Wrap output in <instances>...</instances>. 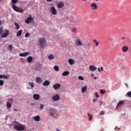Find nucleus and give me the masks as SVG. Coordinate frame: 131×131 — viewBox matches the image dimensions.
Masks as SVG:
<instances>
[{"mask_svg": "<svg viewBox=\"0 0 131 131\" xmlns=\"http://www.w3.org/2000/svg\"><path fill=\"white\" fill-rule=\"evenodd\" d=\"M26 127H25V125H22L19 123H18L16 125H15L14 126V129H16V130H18V131L24 130Z\"/></svg>", "mask_w": 131, "mask_h": 131, "instance_id": "nucleus-1", "label": "nucleus"}, {"mask_svg": "<svg viewBox=\"0 0 131 131\" xmlns=\"http://www.w3.org/2000/svg\"><path fill=\"white\" fill-rule=\"evenodd\" d=\"M38 42L41 48H43L46 47V43H47V40L46 38L41 37L39 38Z\"/></svg>", "mask_w": 131, "mask_h": 131, "instance_id": "nucleus-2", "label": "nucleus"}, {"mask_svg": "<svg viewBox=\"0 0 131 131\" xmlns=\"http://www.w3.org/2000/svg\"><path fill=\"white\" fill-rule=\"evenodd\" d=\"M12 8L15 12H17L18 13H23L24 12L23 9L16 6L15 4L12 5Z\"/></svg>", "mask_w": 131, "mask_h": 131, "instance_id": "nucleus-3", "label": "nucleus"}, {"mask_svg": "<svg viewBox=\"0 0 131 131\" xmlns=\"http://www.w3.org/2000/svg\"><path fill=\"white\" fill-rule=\"evenodd\" d=\"M13 104V99L12 98H10L8 99L6 103V106L8 109H10L12 108V104Z\"/></svg>", "mask_w": 131, "mask_h": 131, "instance_id": "nucleus-4", "label": "nucleus"}, {"mask_svg": "<svg viewBox=\"0 0 131 131\" xmlns=\"http://www.w3.org/2000/svg\"><path fill=\"white\" fill-rule=\"evenodd\" d=\"M5 33H3L1 35V38H6L9 36V33H10V31L9 30H4Z\"/></svg>", "mask_w": 131, "mask_h": 131, "instance_id": "nucleus-5", "label": "nucleus"}, {"mask_svg": "<svg viewBox=\"0 0 131 131\" xmlns=\"http://www.w3.org/2000/svg\"><path fill=\"white\" fill-rule=\"evenodd\" d=\"M76 46H78V47H82L83 46V43L80 40V39H77L75 42Z\"/></svg>", "mask_w": 131, "mask_h": 131, "instance_id": "nucleus-6", "label": "nucleus"}, {"mask_svg": "<svg viewBox=\"0 0 131 131\" xmlns=\"http://www.w3.org/2000/svg\"><path fill=\"white\" fill-rule=\"evenodd\" d=\"M91 7L92 10L93 11H95L98 9V6H97V4L96 3H92L91 4Z\"/></svg>", "mask_w": 131, "mask_h": 131, "instance_id": "nucleus-7", "label": "nucleus"}, {"mask_svg": "<svg viewBox=\"0 0 131 131\" xmlns=\"http://www.w3.org/2000/svg\"><path fill=\"white\" fill-rule=\"evenodd\" d=\"M124 104V101H119L116 107V109H118L119 107H121V106H122V105H123Z\"/></svg>", "mask_w": 131, "mask_h": 131, "instance_id": "nucleus-8", "label": "nucleus"}, {"mask_svg": "<svg viewBox=\"0 0 131 131\" xmlns=\"http://www.w3.org/2000/svg\"><path fill=\"white\" fill-rule=\"evenodd\" d=\"M89 69L92 72L96 71V70H97V67H95L94 65H90L89 66Z\"/></svg>", "mask_w": 131, "mask_h": 131, "instance_id": "nucleus-9", "label": "nucleus"}, {"mask_svg": "<svg viewBox=\"0 0 131 131\" xmlns=\"http://www.w3.org/2000/svg\"><path fill=\"white\" fill-rule=\"evenodd\" d=\"M53 88L54 90H58V89H60V88H61V84L59 83L54 84L53 86Z\"/></svg>", "mask_w": 131, "mask_h": 131, "instance_id": "nucleus-10", "label": "nucleus"}, {"mask_svg": "<svg viewBox=\"0 0 131 131\" xmlns=\"http://www.w3.org/2000/svg\"><path fill=\"white\" fill-rule=\"evenodd\" d=\"M52 99L53 101H58V100H60V96H59L58 94L54 95L52 97Z\"/></svg>", "mask_w": 131, "mask_h": 131, "instance_id": "nucleus-11", "label": "nucleus"}, {"mask_svg": "<svg viewBox=\"0 0 131 131\" xmlns=\"http://www.w3.org/2000/svg\"><path fill=\"white\" fill-rule=\"evenodd\" d=\"M51 11L52 15H57V10H56L55 7H52L51 9Z\"/></svg>", "mask_w": 131, "mask_h": 131, "instance_id": "nucleus-12", "label": "nucleus"}, {"mask_svg": "<svg viewBox=\"0 0 131 131\" xmlns=\"http://www.w3.org/2000/svg\"><path fill=\"white\" fill-rule=\"evenodd\" d=\"M29 55V52H25L23 53H20L19 54V57H26Z\"/></svg>", "mask_w": 131, "mask_h": 131, "instance_id": "nucleus-13", "label": "nucleus"}, {"mask_svg": "<svg viewBox=\"0 0 131 131\" xmlns=\"http://www.w3.org/2000/svg\"><path fill=\"white\" fill-rule=\"evenodd\" d=\"M32 20V18H31V17H29L25 20V23L27 24H29V23H30Z\"/></svg>", "mask_w": 131, "mask_h": 131, "instance_id": "nucleus-14", "label": "nucleus"}, {"mask_svg": "<svg viewBox=\"0 0 131 131\" xmlns=\"http://www.w3.org/2000/svg\"><path fill=\"white\" fill-rule=\"evenodd\" d=\"M36 82L37 83H41L42 82V80H41V78L39 77H37L36 78Z\"/></svg>", "mask_w": 131, "mask_h": 131, "instance_id": "nucleus-15", "label": "nucleus"}, {"mask_svg": "<svg viewBox=\"0 0 131 131\" xmlns=\"http://www.w3.org/2000/svg\"><path fill=\"white\" fill-rule=\"evenodd\" d=\"M122 51L123 52V53H126L127 51H128V47L127 46H123Z\"/></svg>", "mask_w": 131, "mask_h": 131, "instance_id": "nucleus-16", "label": "nucleus"}, {"mask_svg": "<svg viewBox=\"0 0 131 131\" xmlns=\"http://www.w3.org/2000/svg\"><path fill=\"white\" fill-rule=\"evenodd\" d=\"M33 98L35 100H39V95L38 94H34L33 95Z\"/></svg>", "mask_w": 131, "mask_h": 131, "instance_id": "nucleus-17", "label": "nucleus"}, {"mask_svg": "<svg viewBox=\"0 0 131 131\" xmlns=\"http://www.w3.org/2000/svg\"><path fill=\"white\" fill-rule=\"evenodd\" d=\"M85 49H87L88 50L90 49L91 48V43H86L84 45Z\"/></svg>", "mask_w": 131, "mask_h": 131, "instance_id": "nucleus-18", "label": "nucleus"}, {"mask_svg": "<svg viewBox=\"0 0 131 131\" xmlns=\"http://www.w3.org/2000/svg\"><path fill=\"white\" fill-rule=\"evenodd\" d=\"M88 89L87 86H84L81 88L82 93H85L86 92V90Z\"/></svg>", "mask_w": 131, "mask_h": 131, "instance_id": "nucleus-19", "label": "nucleus"}, {"mask_svg": "<svg viewBox=\"0 0 131 131\" xmlns=\"http://www.w3.org/2000/svg\"><path fill=\"white\" fill-rule=\"evenodd\" d=\"M63 7H64V3L62 2L58 3V8H59V9H61Z\"/></svg>", "mask_w": 131, "mask_h": 131, "instance_id": "nucleus-20", "label": "nucleus"}, {"mask_svg": "<svg viewBox=\"0 0 131 131\" xmlns=\"http://www.w3.org/2000/svg\"><path fill=\"white\" fill-rule=\"evenodd\" d=\"M35 121H40V117L39 116H36L34 118Z\"/></svg>", "mask_w": 131, "mask_h": 131, "instance_id": "nucleus-21", "label": "nucleus"}, {"mask_svg": "<svg viewBox=\"0 0 131 131\" xmlns=\"http://www.w3.org/2000/svg\"><path fill=\"white\" fill-rule=\"evenodd\" d=\"M48 58L49 59V60H53L55 59V56H54L53 54H51L48 56Z\"/></svg>", "mask_w": 131, "mask_h": 131, "instance_id": "nucleus-22", "label": "nucleus"}, {"mask_svg": "<svg viewBox=\"0 0 131 131\" xmlns=\"http://www.w3.org/2000/svg\"><path fill=\"white\" fill-rule=\"evenodd\" d=\"M27 61L28 63H31L32 62V57L29 56L27 59Z\"/></svg>", "mask_w": 131, "mask_h": 131, "instance_id": "nucleus-23", "label": "nucleus"}, {"mask_svg": "<svg viewBox=\"0 0 131 131\" xmlns=\"http://www.w3.org/2000/svg\"><path fill=\"white\" fill-rule=\"evenodd\" d=\"M69 71H66L62 73V76H67V75H69Z\"/></svg>", "mask_w": 131, "mask_h": 131, "instance_id": "nucleus-24", "label": "nucleus"}, {"mask_svg": "<svg viewBox=\"0 0 131 131\" xmlns=\"http://www.w3.org/2000/svg\"><path fill=\"white\" fill-rule=\"evenodd\" d=\"M69 63L70 65H73V64H74V60L72 59H69Z\"/></svg>", "mask_w": 131, "mask_h": 131, "instance_id": "nucleus-25", "label": "nucleus"}, {"mask_svg": "<svg viewBox=\"0 0 131 131\" xmlns=\"http://www.w3.org/2000/svg\"><path fill=\"white\" fill-rule=\"evenodd\" d=\"M43 85L46 86V85H50V81L48 80H46L43 83Z\"/></svg>", "mask_w": 131, "mask_h": 131, "instance_id": "nucleus-26", "label": "nucleus"}, {"mask_svg": "<svg viewBox=\"0 0 131 131\" xmlns=\"http://www.w3.org/2000/svg\"><path fill=\"white\" fill-rule=\"evenodd\" d=\"M21 34H22V30H20L19 31L17 32L16 36H21Z\"/></svg>", "mask_w": 131, "mask_h": 131, "instance_id": "nucleus-27", "label": "nucleus"}, {"mask_svg": "<svg viewBox=\"0 0 131 131\" xmlns=\"http://www.w3.org/2000/svg\"><path fill=\"white\" fill-rule=\"evenodd\" d=\"M93 42L95 43L96 47H98V46H99V41H98L96 39L93 40Z\"/></svg>", "mask_w": 131, "mask_h": 131, "instance_id": "nucleus-28", "label": "nucleus"}, {"mask_svg": "<svg viewBox=\"0 0 131 131\" xmlns=\"http://www.w3.org/2000/svg\"><path fill=\"white\" fill-rule=\"evenodd\" d=\"M88 115L89 117L90 121H92L93 119V115H90V113H88Z\"/></svg>", "mask_w": 131, "mask_h": 131, "instance_id": "nucleus-29", "label": "nucleus"}, {"mask_svg": "<svg viewBox=\"0 0 131 131\" xmlns=\"http://www.w3.org/2000/svg\"><path fill=\"white\" fill-rule=\"evenodd\" d=\"M29 85H30V86L31 88H34V83L32 82H29Z\"/></svg>", "mask_w": 131, "mask_h": 131, "instance_id": "nucleus-30", "label": "nucleus"}, {"mask_svg": "<svg viewBox=\"0 0 131 131\" xmlns=\"http://www.w3.org/2000/svg\"><path fill=\"white\" fill-rule=\"evenodd\" d=\"M14 25L15 26L16 29H19L20 28V26L17 23H15Z\"/></svg>", "mask_w": 131, "mask_h": 131, "instance_id": "nucleus-31", "label": "nucleus"}, {"mask_svg": "<svg viewBox=\"0 0 131 131\" xmlns=\"http://www.w3.org/2000/svg\"><path fill=\"white\" fill-rule=\"evenodd\" d=\"M54 69L55 71H59V67H58L57 66H55L54 67Z\"/></svg>", "mask_w": 131, "mask_h": 131, "instance_id": "nucleus-32", "label": "nucleus"}, {"mask_svg": "<svg viewBox=\"0 0 131 131\" xmlns=\"http://www.w3.org/2000/svg\"><path fill=\"white\" fill-rule=\"evenodd\" d=\"M25 36L26 38H27V37H29V36H30V33H29V32H27L25 34Z\"/></svg>", "mask_w": 131, "mask_h": 131, "instance_id": "nucleus-33", "label": "nucleus"}, {"mask_svg": "<svg viewBox=\"0 0 131 131\" xmlns=\"http://www.w3.org/2000/svg\"><path fill=\"white\" fill-rule=\"evenodd\" d=\"M8 49L9 51H12L13 50V46L12 45H9Z\"/></svg>", "mask_w": 131, "mask_h": 131, "instance_id": "nucleus-34", "label": "nucleus"}, {"mask_svg": "<svg viewBox=\"0 0 131 131\" xmlns=\"http://www.w3.org/2000/svg\"><path fill=\"white\" fill-rule=\"evenodd\" d=\"M78 79H79V80H83V79H84V78H83V77L81 76H79L78 77Z\"/></svg>", "mask_w": 131, "mask_h": 131, "instance_id": "nucleus-35", "label": "nucleus"}, {"mask_svg": "<svg viewBox=\"0 0 131 131\" xmlns=\"http://www.w3.org/2000/svg\"><path fill=\"white\" fill-rule=\"evenodd\" d=\"M3 32H4L3 28L0 27V35L3 34Z\"/></svg>", "mask_w": 131, "mask_h": 131, "instance_id": "nucleus-36", "label": "nucleus"}, {"mask_svg": "<svg viewBox=\"0 0 131 131\" xmlns=\"http://www.w3.org/2000/svg\"><path fill=\"white\" fill-rule=\"evenodd\" d=\"M104 69H103V67H101L100 69V68H98V71H99V72H101V71H103Z\"/></svg>", "mask_w": 131, "mask_h": 131, "instance_id": "nucleus-37", "label": "nucleus"}, {"mask_svg": "<svg viewBox=\"0 0 131 131\" xmlns=\"http://www.w3.org/2000/svg\"><path fill=\"white\" fill-rule=\"evenodd\" d=\"M4 79H8L9 78V75H3Z\"/></svg>", "mask_w": 131, "mask_h": 131, "instance_id": "nucleus-38", "label": "nucleus"}, {"mask_svg": "<svg viewBox=\"0 0 131 131\" xmlns=\"http://www.w3.org/2000/svg\"><path fill=\"white\" fill-rule=\"evenodd\" d=\"M104 114H105V112H104V111H102L100 113V115L101 116L104 115Z\"/></svg>", "mask_w": 131, "mask_h": 131, "instance_id": "nucleus-39", "label": "nucleus"}, {"mask_svg": "<svg viewBox=\"0 0 131 131\" xmlns=\"http://www.w3.org/2000/svg\"><path fill=\"white\" fill-rule=\"evenodd\" d=\"M0 85H4V81L3 80H0Z\"/></svg>", "mask_w": 131, "mask_h": 131, "instance_id": "nucleus-40", "label": "nucleus"}, {"mask_svg": "<svg viewBox=\"0 0 131 131\" xmlns=\"http://www.w3.org/2000/svg\"><path fill=\"white\" fill-rule=\"evenodd\" d=\"M126 95H127L128 96H129V98H131V92H128Z\"/></svg>", "mask_w": 131, "mask_h": 131, "instance_id": "nucleus-41", "label": "nucleus"}, {"mask_svg": "<svg viewBox=\"0 0 131 131\" xmlns=\"http://www.w3.org/2000/svg\"><path fill=\"white\" fill-rule=\"evenodd\" d=\"M40 109L42 110L43 109V107H45V105L42 104H40Z\"/></svg>", "mask_w": 131, "mask_h": 131, "instance_id": "nucleus-42", "label": "nucleus"}, {"mask_svg": "<svg viewBox=\"0 0 131 131\" xmlns=\"http://www.w3.org/2000/svg\"><path fill=\"white\" fill-rule=\"evenodd\" d=\"M105 90L101 89L100 90V93L101 94H105Z\"/></svg>", "mask_w": 131, "mask_h": 131, "instance_id": "nucleus-43", "label": "nucleus"}, {"mask_svg": "<svg viewBox=\"0 0 131 131\" xmlns=\"http://www.w3.org/2000/svg\"><path fill=\"white\" fill-rule=\"evenodd\" d=\"M18 2V0H12V4H16Z\"/></svg>", "mask_w": 131, "mask_h": 131, "instance_id": "nucleus-44", "label": "nucleus"}, {"mask_svg": "<svg viewBox=\"0 0 131 131\" xmlns=\"http://www.w3.org/2000/svg\"><path fill=\"white\" fill-rule=\"evenodd\" d=\"M72 31H74V32H75L76 31V28L74 27V28H72Z\"/></svg>", "mask_w": 131, "mask_h": 131, "instance_id": "nucleus-45", "label": "nucleus"}, {"mask_svg": "<svg viewBox=\"0 0 131 131\" xmlns=\"http://www.w3.org/2000/svg\"><path fill=\"white\" fill-rule=\"evenodd\" d=\"M3 77H4V75L0 74V79H3Z\"/></svg>", "mask_w": 131, "mask_h": 131, "instance_id": "nucleus-46", "label": "nucleus"}, {"mask_svg": "<svg viewBox=\"0 0 131 131\" xmlns=\"http://www.w3.org/2000/svg\"><path fill=\"white\" fill-rule=\"evenodd\" d=\"M95 96H96V97H97V98H99V95L98 94V93H95Z\"/></svg>", "mask_w": 131, "mask_h": 131, "instance_id": "nucleus-47", "label": "nucleus"}, {"mask_svg": "<svg viewBox=\"0 0 131 131\" xmlns=\"http://www.w3.org/2000/svg\"><path fill=\"white\" fill-rule=\"evenodd\" d=\"M102 104H103V102L102 101V100L100 101V105L99 106H102Z\"/></svg>", "mask_w": 131, "mask_h": 131, "instance_id": "nucleus-48", "label": "nucleus"}, {"mask_svg": "<svg viewBox=\"0 0 131 131\" xmlns=\"http://www.w3.org/2000/svg\"><path fill=\"white\" fill-rule=\"evenodd\" d=\"M125 85L126 86V88H128V85L127 84V83H125Z\"/></svg>", "mask_w": 131, "mask_h": 131, "instance_id": "nucleus-49", "label": "nucleus"}, {"mask_svg": "<svg viewBox=\"0 0 131 131\" xmlns=\"http://www.w3.org/2000/svg\"><path fill=\"white\" fill-rule=\"evenodd\" d=\"M96 101H97V99H93V102L95 103V102H96Z\"/></svg>", "mask_w": 131, "mask_h": 131, "instance_id": "nucleus-50", "label": "nucleus"}, {"mask_svg": "<svg viewBox=\"0 0 131 131\" xmlns=\"http://www.w3.org/2000/svg\"><path fill=\"white\" fill-rule=\"evenodd\" d=\"M53 0H47V2H52Z\"/></svg>", "mask_w": 131, "mask_h": 131, "instance_id": "nucleus-51", "label": "nucleus"}, {"mask_svg": "<svg viewBox=\"0 0 131 131\" xmlns=\"http://www.w3.org/2000/svg\"><path fill=\"white\" fill-rule=\"evenodd\" d=\"M117 128H118V127H117V126H116V127H115V130H116V129H117Z\"/></svg>", "mask_w": 131, "mask_h": 131, "instance_id": "nucleus-52", "label": "nucleus"}, {"mask_svg": "<svg viewBox=\"0 0 131 131\" xmlns=\"http://www.w3.org/2000/svg\"><path fill=\"white\" fill-rule=\"evenodd\" d=\"M125 39V38L124 37H123L121 38V39H122V40Z\"/></svg>", "mask_w": 131, "mask_h": 131, "instance_id": "nucleus-53", "label": "nucleus"}, {"mask_svg": "<svg viewBox=\"0 0 131 131\" xmlns=\"http://www.w3.org/2000/svg\"><path fill=\"white\" fill-rule=\"evenodd\" d=\"M14 111H16V112L18 111V110L16 108H14Z\"/></svg>", "mask_w": 131, "mask_h": 131, "instance_id": "nucleus-54", "label": "nucleus"}, {"mask_svg": "<svg viewBox=\"0 0 131 131\" xmlns=\"http://www.w3.org/2000/svg\"><path fill=\"white\" fill-rule=\"evenodd\" d=\"M120 128H117V130H120Z\"/></svg>", "mask_w": 131, "mask_h": 131, "instance_id": "nucleus-55", "label": "nucleus"}, {"mask_svg": "<svg viewBox=\"0 0 131 131\" xmlns=\"http://www.w3.org/2000/svg\"><path fill=\"white\" fill-rule=\"evenodd\" d=\"M57 131H60V130L58 128H56Z\"/></svg>", "mask_w": 131, "mask_h": 131, "instance_id": "nucleus-56", "label": "nucleus"}, {"mask_svg": "<svg viewBox=\"0 0 131 131\" xmlns=\"http://www.w3.org/2000/svg\"><path fill=\"white\" fill-rule=\"evenodd\" d=\"M2 25V21L0 20V26Z\"/></svg>", "mask_w": 131, "mask_h": 131, "instance_id": "nucleus-57", "label": "nucleus"}, {"mask_svg": "<svg viewBox=\"0 0 131 131\" xmlns=\"http://www.w3.org/2000/svg\"><path fill=\"white\" fill-rule=\"evenodd\" d=\"M97 79V78L96 77H95L94 78V79Z\"/></svg>", "mask_w": 131, "mask_h": 131, "instance_id": "nucleus-58", "label": "nucleus"}, {"mask_svg": "<svg viewBox=\"0 0 131 131\" xmlns=\"http://www.w3.org/2000/svg\"><path fill=\"white\" fill-rule=\"evenodd\" d=\"M83 2H85L86 0H82Z\"/></svg>", "mask_w": 131, "mask_h": 131, "instance_id": "nucleus-59", "label": "nucleus"}, {"mask_svg": "<svg viewBox=\"0 0 131 131\" xmlns=\"http://www.w3.org/2000/svg\"><path fill=\"white\" fill-rule=\"evenodd\" d=\"M96 1V2H98V1H100V0H95Z\"/></svg>", "mask_w": 131, "mask_h": 131, "instance_id": "nucleus-60", "label": "nucleus"}, {"mask_svg": "<svg viewBox=\"0 0 131 131\" xmlns=\"http://www.w3.org/2000/svg\"><path fill=\"white\" fill-rule=\"evenodd\" d=\"M94 76V74H92V77Z\"/></svg>", "mask_w": 131, "mask_h": 131, "instance_id": "nucleus-61", "label": "nucleus"}, {"mask_svg": "<svg viewBox=\"0 0 131 131\" xmlns=\"http://www.w3.org/2000/svg\"><path fill=\"white\" fill-rule=\"evenodd\" d=\"M2 1V0H0V2H1Z\"/></svg>", "mask_w": 131, "mask_h": 131, "instance_id": "nucleus-62", "label": "nucleus"}]
</instances>
